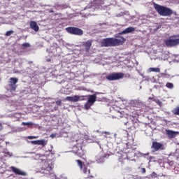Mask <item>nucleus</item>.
Returning <instances> with one entry per match:
<instances>
[{"label": "nucleus", "mask_w": 179, "mask_h": 179, "mask_svg": "<svg viewBox=\"0 0 179 179\" xmlns=\"http://www.w3.org/2000/svg\"><path fill=\"white\" fill-rule=\"evenodd\" d=\"M116 38H106L101 41V47H118L122 45L127 39L122 36H117Z\"/></svg>", "instance_id": "f257e3e1"}, {"label": "nucleus", "mask_w": 179, "mask_h": 179, "mask_svg": "<svg viewBox=\"0 0 179 179\" xmlns=\"http://www.w3.org/2000/svg\"><path fill=\"white\" fill-rule=\"evenodd\" d=\"M41 173L49 176L50 179L57 178V176L52 171V165L48 161H43L40 164Z\"/></svg>", "instance_id": "f03ea898"}, {"label": "nucleus", "mask_w": 179, "mask_h": 179, "mask_svg": "<svg viewBox=\"0 0 179 179\" xmlns=\"http://www.w3.org/2000/svg\"><path fill=\"white\" fill-rule=\"evenodd\" d=\"M155 10L160 15V16H171L173 12L170 8L164 6H160L156 3H154Z\"/></svg>", "instance_id": "7ed1b4c3"}, {"label": "nucleus", "mask_w": 179, "mask_h": 179, "mask_svg": "<svg viewBox=\"0 0 179 179\" xmlns=\"http://www.w3.org/2000/svg\"><path fill=\"white\" fill-rule=\"evenodd\" d=\"M165 45L171 48V47H177L179 45V35H173L164 41Z\"/></svg>", "instance_id": "20e7f679"}, {"label": "nucleus", "mask_w": 179, "mask_h": 179, "mask_svg": "<svg viewBox=\"0 0 179 179\" xmlns=\"http://www.w3.org/2000/svg\"><path fill=\"white\" fill-rule=\"evenodd\" d=\"M124 73H111L106 76L107 80L113 82L114 80H120L124 78Z\"/></svg>", "instance_id": "39448f33"}, {"label": "nucleus", "mask_w": 179, "mask_h": 179, "mask_svg": "<svg viewBox=\"0 0 179 179\" xmlns=\"http://www.w3.org/2000/svg\"><path fill=\"white\" fill-rule=\"evenodd\" d=\"M66 31L69 34H73V36H83V30L78 27H69L66 28Z\"/></svg>", "instance_id": "423d86ee"}, {"label": "nucleus", "mask_w": 179, "mask_h": 179, "mask_svg": "<svg viewBox=\"0 0 179 179\" xmlns=\"http://www.w3.org/2000/svg\"><path fill=\"white\" fill-rule=\"evenodd\" d=\"M73 153L80 157V159H83V160H86V155H85V150L82 149V147L78 148L77 146L73 147Z\"/></svg>", "instance_id": "0eeeda50"}, {"label": "nucleus", "mask_w": 179, "mask_h": 179, "mask_svg": "<svg viewBox=\"0 0 179 179\" xmlns=\"http://www.w3.org/2000/svg\"><path fill=\"white\" fill-rule=\"evenodd\" d=\"M152 152H159V150H164V145L163 143H159L157 141H153L151 145Z\"/></svg>", "instance_id": "6e6552de"}, {"label": "nucleus", "mask_w": 179, "mask_h": 179, "mask_svg": "<svg viewBox=\"0 0 179 179\" xmlns=\"http://www.w3.org/2000/svg\"><path fill=\"white\" fill-rule=\"evenodd\" d=\"M19 82V79L17 78H10L9 79V83H10V92H15L17 87V85L16 83Z\"/></svg>", "instance_id": "1a4fd4ad"}, {"label": "nucleus", "mask_w": 179, "mask_h": 179, "mask_svg": "<svg viewBox=\"0 0 179 179\" xmlns=\"http://www.w3.org/2000/svg\"><path fill=\"white\" fill-rule=\"evenodd\" d=\"M66 100L67 101H71L72 103H77V101H80V100H85V96H78L75 95L74 96H66Z\"/></svg>", "instance_id": "9d476101"}, {"label": "nucleus", "mask_w": 179, "mask_h": 179, "mask_svg": "<svg viewBox=\"0 0 179 179\" xmlns=\"http://www.w3.org/2000/svg\"><path fill=\"white\" fill-rule=\"evenodd\" d=\"M116 157L119 162H124V160L128 159V154L124 151H119L116 154Z\"/></svg>", "instance_id": "9b49d317"}, {"label": "nucleus", "mask_w": 179, "mask_h": 179, "mask_svg": "<svg viewBox=\"0 0 179 179\" xmlns=\"http://www.w3.org/2000/svg\"><path fill=\"white\" fill-rule=\"evenodd\" d=\"M76 163L78 164V167H80V170H83V173L84 174H87L89 173V169H87V166L83 167V162L80 161V159L76 160Z\"/></svg>", "instance_id": "f8f14e48"}, {"label": "nucleus", "mask_w": 179, "mask_h": 179, "mask_svg": "<svg viewBox=\"0 0 179 179\" xmlns=\"http://www.w3.org/2000/svg\"><path fill=\"white\" fill-rule=\"evenodd\" d=\"M166 134L168 138H169V139H173V138H176L177 135H179L178 131H174L173 130H169V129H166Z\"/></svg>", "instance_id": "ddd939ff"}, {"label": "nucleus", "mask_w": 179, "mask_h": 179, "mask_svg": "<svg viewBox=\"0 0 179 179\" xmlns=\"http://www.w3.org/2000/svg\"><path fill=\"white\" fill-rule=\"evenodd\" d=\"M10 169L13 173H14L15 174H17V176H27V174L25 172H24L23 171L15 166H11Z\"/></svg>", "instance_id": "4468645a"}, {"label": "nucleus", "mask_w": 179, "mask_h": 179, "mask_svg": "<svg viewBox=\"0 0 179 179\" xmlns=\"http://www.w3.org/2000/svg\"><path fill=\"white\" fill-rule=\"evenodd\" d=\"M30 28L34 30V31H38L40 30V27L37 24V22L36 21H31L29 22Z\"/></svg>", "instance_id": "2eb2a0df"}, {"label": "nucleus", "mask_w": 179, "mask_h": 179, "mask_svg": "<svg viewBox=\"0 0 179 179\" xmlns=\"http://www.w3.org/2000/svg\"><path fill=\"white\" fill-rule=\"evenodd\" d=\"M92 43H93L92 40H88L86 42L83 43V45L85 48L86 52H89V51H90V48L92 47Z\"/></svg>", "instance_id": "dca6fc26"}, {"label": "nucleus", "mask_w": 179, "mask_h": 179, "mask_svg": "<svg viewBox=\"0 0 179 179\" xmlns=\"http://www.w3.org/2000/svg\"><path fill=\"white\" fill-rule=\"evenodd\" d=\"M97 100V96L96 94L90 95L87 99V102L90 104H94Z\"/></svg>", "instance_id": "f3484780"}, {"label": "nucleus", "mask_w": 179, "mask_h": 179, "mask_svg": "<svg viewBox=\"0 0 179 179\" xmlns=\"http://www.w3.org/2000/svg\"><path fill=\"white\" fill-rule=\"evenodd\" d=\"M32 145H41V146H45L47 145L45 140H36L31 141Z\"/></svg>", "instance_id": "a211bd4d"}, {"label": "nucleus", "mask_w": 179, "mask_h": 179, "mask_svg": "<svg viewBox=\"0 0 179 179\" xmlns=\"http://www.w3.org/2000/svg\"><path fill=\"white\" fill-rule=\"evenodd\" d=\"M132 31H135V28H134L132 27H129L127 28L125 30L120 32L119 34L120 36L122 34H128L129 33H132Z\"/></svg>", "instance_id": "6ab92c4d"}, {"label": "nucleus", "mask_w": 179, "mask_h": 179, "mask_svg": "<svg viewBox=\"0 0 179 179\" xmlns=\"http://www.w3.org/2000/svg\"><path fill=\"white\" fill-rule=\"evenodd\" d=\"M148 72L159 73L160 72V69L159 68L150 67V69H148Z\"/></svg>", "instance_id": "aec40b11"}, {"label": "nucleus", "mask_w": 179, "mask_h": 179, "mask_svg": "<svg viewBox=\"0 0 179 179\" xmlns=\"http://www.w3.org/2000/svg\"><path fill=\"white\" fill-rule=\"evenodd\" d=\"M92 106H93L92 103H90V102H86L85 104L84 105V108L85 110H90V107H92Z\"/></svg>", "instance_id": "412c9836"}, {"label": "nucleus", "mask_w": 179, "mask_h": 179, "mask_svg": "<svg viewBox=\"0 0 179 179\" xmlns=\"http://www.w3.org/2000/svg\"><path fill=\"white\" fill-rule=\"evenodd\" d=\"M166 86L168 89H174V84H173L172 83H167L166 84Z\"/></svg>", "instance_id": "4be33fe9"}, {"label": "nucleus", "mask_w": 179, "mask_h": 179, "mask_svg": "<svg viewBox=\"0 0 179 179\" xmlns=\"http://www.w3.org/2000/svg\"><path fill=\"white\" fill-rule=\"evenodd\" d=\"M173 114L175 115H179V106H177L173 109Z\"/></svg>", "instance_id": "5701e85b"}, {"label": "nucleus", "mask_w": 179, "mask_h": 179, "mask_svg": "<svg viewBox=\"0 0 179 179\" xmlns=\"http://www.w3.org/2000/svg\"><path fill=\"white\" fill-rule=\"evenodd\" d=\"M22 125H27V127H33V125H34V124H33V122H23L22 123Z\"/></svg>", "instance_id": "b1692460"}, {"label": "nucleus", "mask_w": 179, "mask_h": 179, "mask_svg": "<svg viewBox=\"0 0 179 179\" xmlns=\"http://www.w3.org/2000/svg\"><path fill=\"white\" fill-rule=\"evenodd\" d=\"M14 33H15V31H13V30L8 31L6 33L5 36H6L7 37H9V36H10L11 34H13Z\"/></svg>", "instance_id": "393cba45"}, {"label": "nucleus", "mask_w": 179, "mask_h": 179, "mask_svg": "<svg viewBox=\"0 0 179 179\" xmlns=\"http://www.w3.org/2000/svg\"><path fill=\"white\" fill-rule=\"evenodd\" d=\"M22 47H24V48H27L30 47V43H24L22 44Z\"/></svg>", "instance_id": "a878e982"}, {"label": "nucleus", "mask_w": 179, "mask_h": 179, "mask_svg": "<svg viewBox=\"0 0 179 179\" xmlns=\"http://www.w3.org/2000/svg\"><path fill=\"white\" fill-rule=\"evenodd\" d=\"M37 138H38V136H28L29 139H37Z\"/></svg>", "instance_id": "bb28decb"}, {"label": "nucleus", "mask_w": 179, "mask_h": 179, "mask_svg": "<svg viewBox=\"0 0 179 179\" xmlns=\"http://www.w3.org/2000/svg\"><path fill=\"white\" fill-rule=\"evenodd\" d=\"M56 104H57V106H61V104H62V101H57Z\"/></svg>", "instance_id": "cd10ccee"}, {"label": "nucleus", "mask_w": 179, "mask_h": 179, "mask_svg": "<svg viewBox=\"0 0 179 179\" xmlns=\"http://www.w3.org/2000/svg\"><path fill=\"white\" fill-rule=\"evenodd\" d=\"M141 173H142L143 174H145V173H146V169L142 168V169H141Z\"/></svg>", "instance_id": "c85d7f7f"}, {"label": "nucleus", "mask_w": 179, "mask_h": 179, "mask_svg": "<svg viewBox=\"0 0 179 179\" xmlns=\"http://www.w3.org/2000/svg\"><path fill=\"white\" fill-rule=\"evenodd\" d=\"M56 136H57V134H52L50 135V138H55Z\"/></svg>", "instance_id": "c756f323"}, {"label": "nucleus", "mask_w": 179, "mask_h": 179, "mask_svg": "<svg viewBox=\"0 0 179 179\" xmlns=\"http://www.w3.org/2000/svg\"><path fill=\"white\" fill-rule=\"evenodd\" d=\"M3 127H2V124L0 123V131L2 129Z\"/></svg>", "instance_id": "7c9ffc66"}, {"label": "nucleus", "mask_w": 179, "mask_h": 179, "mask_svg": "<svg viewBox=\"0 0 179 179\" xmlns=\"http://www.w3.org/2000/svg\"><path fill=\"white\" fill-rule=\"evenodd\" d=\"M48 62H51V59H47Z\"/></svg>", "instance_id": "2f4dec72"}, {"label": "nucleus", "mask_w": 179, "mask_h": 179, "mask_svg": "<svg viewBox=\"0 0 179 179\" xmlns=\"http://www.w3.org/2000/svg\"><path fill=\"white\" fill-rule=\"evenodd\" d=\"M30 63H31V64H32V63H33V62H30Z\"/></svg>", "instance_id": "473e14b6"}]
</instances>
